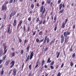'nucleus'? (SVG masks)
Listing matches in <instances>:
<instances>
[{"label": "nucleus", "mask_w": 76, "mask_h": 76, "mask_svg": "<svg viewBox=\"0 0 76 76\" xmlns=\"http://www.w3.org/2000/svg\"><path fill=\"white\" fill-rule=\"evenodd\" d=\"M54 61H52V62L50 63V66H53L54 65Z\"/></svg>", "instance_id": "24"}, {"label": "nucleus", "mask_w": 76, "mask_h": 76, "mask_svg": "<svg viewBox=\"0 0 76 76\" xmlns=\"http://www.w3.org/2000/svg\"><path fill=\"white\" fill-rule=\"evenodd\" d=\"M6 57H7L6 55H5L4 56V57L2 58V60H3H3H5V59L6 58Z\"/></svg>", "instance_id": "32"}, {"label": "nucleus", "mask_w": 76, "mask_h": 76, "mask_svg": "<svg viewBox=\"0 0 76 76\" xmlns=\"http://www.w3.org/2000/svg\"><path fill=\"white\" fill-rule=\"evenodd\" d=\"M64 66V64L63 63L62 64L61 66V68H62V67H63Z\"/></svg>", "instance_id": "61"}, {"label": "nucleus", "mask_w": 76, "mask_h": 76, "mask_svg": "<svg viewBox=\"0 0 76 76\" xmlns=\"http://www.w3.org/2000/svg\"><path fill=\"white\" fill-rule=\"evenodd\" d=\"M29 29H30V26H29L28 27V32H29Z\"/></svg>", "instance_id": "57"}, {"label": "nucleus", "mask_w": 76, "mask_h": 76, "mask_svg": "<svg viewBox=\"0 0 76 76\" xmlns=\"http://www.w3.org/2000/svg\"><path fill=\"white\" fill-rule=\"evenodd\" d=\"M22 23H23V21H22V20H21L18 25L17 27V29H19V27H20V26H21V25H22Z\"/></svg>", "instance_id": "5"}, {"label": "nucleus", "mask_w": 76, "mask_h": 76, "mask_svg": "<svg viewBox=\"0 0 76 76\" xmlns=\"http://www.w3.org/2000/svg\"><path fill=\"white\" fill-rule=\"evenodd\" d=\"M55 40H56V39H53V40L51 41V42L50 43V45H51L53 43H54V42L55 41Z\"/></svg>", "instance_id": "19"}, {"label": "nucleus", "mask_w": 76, "mask_h": 76, "mask_svg": "<svg viewBox=\"0 0 76 76\" xmlns=\"http://www.w3.org/2000/svg\"><path fill=\"white\" fill-rule=\"evenodd\" d=\"M39 63H40V62H39V61H37V62H36V66H35V68H37V67H38V65L39 64Z\"/></svg>", "instance_id": "15"}, {"label": "nucleus", "mask_w": 76, "mask_h": 76, "mask_svg": "<svg viewBox=\"0 0 76 76\" xmlns=\"http://www.w3.org/2000/svg\"><path fill=\"white\" fill-rule=\"evenodd\" d=\"M1 9L2 10L6 11V10H7V7L4 6V5H3Z\"/></svg>", "instance_id": "9"}, {"label": "nucleus", "mask_w": 76, "mask_h": 76, "mask_svg": "<svg viewBox=\"0 0 76 76\" xmlns=\"http://www.w3.org/2000/svg\"><path fill=\"white\" fill-rule=\"evenodd\" d=\"M28 20L29 21V22H31V17H29L28 19Z\"/></svg>", "instance_id": "41"}, {"label": "nucleus", "mask_w": 76, "mask_h": 76, "mask_svg": "<svg viewBox=\"0 0 76 76\" xmlns=\"http://www.w3.org/2000/svg\"><path fill=\"white\" fill-rule=\"evenodd\" d=\"M36 31L33 32V33L32 34V35H33V36L35 35V34H36Z\"/></svg>", "instance_id": "46"}, {"label": "nucleus", "mask_w": 76, "mask_h": 76, "mask_svg": "<svg viewBox=\"0 0 76 76\" xmlns=\"http://www.w3.org/2000/svg\"><path fill=\"white\" fill-rule=\"evenodd\" d=\"M62 6L63 7V8H64V7L65 5H64V3H63L62 4H60L59 5V10H61V8H62Z\"/></svg>", "instance_id": "6"}, {"label": "nucleus", "mask_w": 76, "mask_h": 76, "mask_svg": "<svg viewBox=\"0 0 76 76\" xmlns=\"http://www.w3.org/2000/svg\"><path fill=\"white\" fill-rule=\"evenodd\" d=\"M33 12L34 11L32 10L29 13V14H31L32 13H33Z\"/></svg>", "instance_id": "56"}, {"label": "nucleus", "mask_w": 76, "mask_h": 76, "mask_svg": "<svg viewBox=\"0 0 76 76\" xmlns=\"http://www.w3.org/2000/svg\"><path fill=\"white\" fill-rule=\"evenodd\" d=\"M61 0H59L58 2V4H60L61 3Z\"/></svg>", "instance_id": "49"}, {"label": "nucleus", "mask_w": 76, "mask_h": 76, "mask_svg": "<svg viewBox=\"0 0 76 76\" xmlns=\"http://www.w3.org/2000/svg\"><path fill=\"white\" fill-rule=\"evenodd\" d=\"M42 20H41L39 22V25H41V24H42Z\"/></svg>", "instance_id": "37"}, {"label": "nucleus", "mask_w": 76, "mask_h": 76, "mask_svg": "<svg viewBox=\"0 0 76 76\" xmlns=\"http://www.w3.org/2000/svg\"><path fill=\"white\" fill-rule=\"evenodd\" d=\"M27 42V41H26V39H25L24 40V45H25V44H26V43Z\"/></svg>", "instance_id": "55"}, {"label": "nucleus", "mask_w": 76, "mask_h": 76, "mask_svg": "<svg viewBox=\"0 0 76 76\" xmlns=\"http://www.w3.org/2000/svg\"><path fill=\"white\" fill-rule=\"evenodd\" d=\"M44 8V6H42L40 8V12H42V14L43 15L44 13V12L45 11V8Z\"/></svg>", "instance_id": "3"}, {"label": "nucleus", "mask_w": 76, "mask_h": 76, "mask_svg": "<svg viewBox=\"0 0 76 76\" xmlns=\"http://www.w3.org/2000/svg\"><path fill=\"white\" fill-rule=\"evenodd\" d=\"M66 23H62V28H65V25H66Z\"/></svg>", "instance_id": "16"}, {"label": "nucleus", "mask_w": 76, "mask_h": 76, "mask_svg": "<svg viewBox=\"0 0 76 76\" xmlns=\"http://www.w3.org/2000/svg\"><path fill=\"white\" fill-rule=\"evenodd\" d=\"M44 39H43L42 40H41L39 41V42L41 43V42H42L44 41Z\"/></svg>", "instance_id": "52"}, {"label": "nucleus", "mask_w": 76, "mask_h": 76, "mask_svg": "<svg viewBox=\"0 0 76 76\" xmlns=\"http://www.w3.org/2000/svg\"><path fill=\"white\" fill-rule=\"evenodd\" d=\"M7 48V47L6 46V45L4 46V54H6L7 52V49H6V48Z\"/></svg>", "instance_id": "12"}, {"label": "nucleus", "mask_w": 76, "mask_h": 76, "mask_svg": "<svg viewBox=\"0 0 76 76\" xmlns=\"http://www.w3.org/2000/svg\"><path fill=\"white\" fill-rule=\"evenodd\" d=\"M45 3V2L44 1H42V5H43Z\"/></svg>", "instance_id": "62"}, {"label": "nucleus", "mask_w": 76, "mask_h": 76, "mask_svg": "<svg viewBox=\"0 0 76 76\" xmlns=\"http://www.w3.org/2000/svg\"><path fill=\"white\" fill-rule=\"evenodd\" d=\"M12 30H10V28L9 27L8 28V31H7V33H8L9 34H10L12 33Z\"/></svg>", "instance_id": "10"}, {"label": "nucleus", "mask_w": 76, "mask_h": 76, "mask_svg": "<svg viewBox=\"0 0 76 76\" xmlns=\"http://www.w3.org/2000/svg\"><path fill=\"white\" fill-rule=\"evenodd\" d=\"M53 6H54V4H53V2H51L50 4V7H52L53 6Z\"/></svg>", "instance_id": "35"}, {"label": "nucleus", "mask_w": 76, "mask_h": 76, "mask_svg": "<svg viewBox=\"0 0 76 76\" xmlns=\"http://www.w3.org/2000/svg\"><path fill=\"white\" fill-rule=\"evenodd\" d=\"M16 22H17V21L16 20H15L14 21V22L13 23V25L14 26H15L16 25Z\"/></svg>", "instance_id": "18"}, {"label": "nucleus", "mask_w": 76, "mask_h": 76, "mask_svg": "<svg viewBox=\"0 0 76 76\" xmlns=\"http://www.w3.org/2000/svg\"><path fill=\"white\" fill-rule=\"evenodd\" d=\"M32 76V71L29 72L28 74V76Z\"/></svg>", "instance_id": "44"}, {"label": "nucleus", "mask_w": 76, "mask_h": 76, "mask_svg": "<svg viewBox=\"0 0 76 76\" xmlns=\"http://www.w3.org/2000/svg\"><path fill=\"white\" fill-rule=\"evenodd\" d=\"M54 30L55 31H56L57 30V26H56L54 28Z\"/></svg>", "instance_id": "64"}, {"label": "nucleus", "mask_w": 76, "mask_h": 76, "mask_svg": "<svg viewBox=\"0 0 76 76\" xmlns=\"http://www.w3.org/2000/svg\"><path fill=\"white\" fill-rule=\"evenodd\" d=\"M7 17V15H6V14H5L4 17V20H6V19Z\"/></svg>", "instance_id": "28"}, {"label": "nucleus", "mask_w": 76, "mask_h": 76, "mask_svg": "<svg viewBox=\"0 0 76 76\" xmlns=\"http://www.w3.org/2000/svg\"><path fill=\"white\" fill-rule=\"evenodd\" d=\"M36 41L37 42H39V39L38 38H37Z\"/></svg>", "instance_id": "39"}, {"label": "nucleus", "mask_w": 76, "mask_h": 76, "mask_svg": "<svg viewBox=\"0 0 76 76\" xmlns=\"http://www.w3.org/2000/svg\"><path fill=\"white\" fill-rule=\"evenodd\" d=\"M51 61L50 60V58H49L48 59L47 63H51Z\"/></svg>", "instance_id": "23"}, {"label": "nucleus", "mask_w": 76, "mask_h": 76, "mask_svg": "<svg viewBox=\"0 0 76 76\" xmlns=\"http://www.w3.org/2000/svg\"><path fill=\"white\" fill-rule=\"evenodd\" d=\"M70 34V32H65L64 33V37H65L64 42V44H66L68 42V41H67V35H69Z\"/></svg>", "instance_id": "1"}, {"label": "nucleus", "mask_w": 76, "mask_h": 76, "mask_svg": "<svg viewBox=\"0 0 76 76\" xmlns=\"http://www.w3.org/2000/svg\"><path fill=\"white\" fill-rule=\"evenodd\" d=\"M4 73V70H3V69H2L1 72V75H3Z\"/></svg>", "instance_id": "26"}, {"label": "nucleus", "mask_w": 76, "mask_h": 76, "mask_svg": "<svg viewBox=\"0 0 76 76\" xmlns=\"http://www.w3.org/2000/svg\"><path fill=\"white\" fill-rule=\"evenodd\" d=\"M16 72H17L16 69H13V72H12V74L13 75H14V76H15V75H16Z\"/></svg>", "instance_id": "11"}, {"label": "nucleus", "mask_w": 76, "mask_h": 76, "mask_svg": "<svg viewBox=\"0 0 76 76\" xmlns=\"http://www.w3.org/2000/svg\"><path fill=\"white\" fill-rule=\"evenodd\" d=\"M37 7H39V3H37Z\"/></svg>", "instance_id": "63"}, {"label": "nucleus", "mask_w": 76, "mask_h": 76, "mask_svg": "<svg viewBox=\"0 0 76 76\" xmlns=\"http://www.w3.org/2000/svg\"><path fill=\"white\" fill-rule=\"evenodd\" d=\"M23 52H24V51L23 50H22L20 52V54H21V55H23Z\"/></svg>", "instance_id": "36"}, {"label": "nucleus", "mask_w": 76, "mask_h": 76, "mask_svg": "<svg viewBox=\"0 0 76 76\" xmlns=\"http://www.w3.org/2000/svg\"><path fill=\"white\" fill-rule=\"evenodd\" d=\"M49 19H50V17H49V16H48L47 17V20H48Z\"/></svg>", "instance_id": "59"}, {"label": "nucleus", "mask_w": 76, "mask_h": 76, "mask_svg": "<svg viewBox=\"0 0 76 76\" xmlns=\"http://www.w3.org/2000/svg\"><path fill=\"white\" fill-rule=\"evenodd\" d=\"M3 56V50H0V56L1 57Z\"/></svg>", "instance_id": "21"}, {"label": "nucleus", "mask_w": 76, "mask_h": 76, "mask_svg": "<svg viewBox=\"0 0 76 76\" xmlns=\"http://www.w3.org/2000/svg\"><path fill=\"white\" fill-rule=\"evenodd\" d=\"M34 56V53H33V51H32L30 54V59L31 60L32 58V57Z\"/></svg>", "instance_id": "14"}, {"label": "nucleus", "mask_w": 76, "mask_h": 76, "mask_svg": "<svg viewBox=\"0 0 76 76\" xmlns=\"http://www.w3.org/2000/svg\"><path fill=\"white\" fill-rule=\"evenodd\" d=\"M63 12H64V9L60 11L59 12V13L60 14V13H63Z\"/></svg>", "instance_id": "27"}, {"label": "nucleus", "mask_w": 76, "mask_h": 76, "mask_svg": "<svg viewBox=\"0 0 76 76\" xmlns=\"http://www.w3.org/2000/svg\"><path fill=\"white\" fill-rule=\"evenodd\" d=\"M42 34V31H41L39 33V35H41Z\"/></svg>", "instance_id": "47"}, {"label": "nucleus", "mask_w": 76, "mask_h": 76, "mask_svg": "<svg viewBox=\"0 0 76 76\" xmlns=\"http://www.w3.org/2000/svg\"><path fill=\"white\" fill-rule=\"evenodd\" d=\"M31 66H32V65H31V64L29 66V69H31Z\"/></svg>", "instance_id": "58"}, {"label": "nucleus", "mask_w": 76, "mask_h": 76, "mask_svg": "<svg viewBox=\"0 0 76 76\" xmlns=\"http://www.w3.org/2000/svg\"><path fill=\"white\" fill-rule=\"evenodd\" d=\"M46 41H47V43H49L50 42V39L49 38H47V36H46L45 38V39L43 41V43H42V44H45L46 42Z\"/></svg>", "instance_id": "2"}, {"label": "nucleus", "mask_w": 76, "mask_h": 76, "mask_svg": "<svg viewBox=\"0 0 76 76\" xmlns=\"http://www.w3.org/2000/svg\"><path fill=\"white\" fill-rule=\"evenodd\" d=\"M47 23V21L45 20H44L43 22V25H44V24H45V23Z\"/></svg>", "instance_id": "34"}, {"label": "nucleus", "mask_w": 76, "mask_h": 76, "mask_svg": "<svg viewBox=\"0 0 76 76\" xmlns=\"http://www.w3.org/2000/svg\"><path fill=\"white\" fill-rule=\"evenodd\" d=\"M47 3L50 4L51 3V0H47Z\"/></svg>", "instance_id": "33"}, {"label": "nucleus", "mask_w": 76, "mask_h": 76, "mask_svg": "<svg viewBox=\"0 0 76 76\" xmlns=\"http://www.w3.org/2000/svg\"><path fill=\"white\" fill-rule=\"evenodd\" d=\"M47 50H48V47H46V48H45V52H46Z\"/></svg>", "instance_id": "51"}, {"label": "nucleus", "mask_w": 76, "mask_h": 76, "mask_svg": "<svg viewBox=\"0 0 76 76\" xmlns=\"http://www.w3.org/2000/svg\"><path fill=\"white\" fill-rule=\"evenodd\" d=\"M13 0H10V3H12L13 2Z\"/></svg>", "instance_id": "60"}, {"label": "nucleus", "mask_w": 76, "mask_h": 76, "mask_svg": "<svg viewBox=\"0 0 76 76\" xmlns=\"http://www.w3.org/2000/svg\"><path fill=\"white\" fill-rule=\"evenodd\" d=\"M18 40H19V42H20V43H21V42H22V39H20V38H19V37H18Z\"/></svg>", "instance_id": "29"}, {"label": "nucleus", "mask_w": 76, "mask_h": 76, "mask_svg": "<svg viewBox=\"0 0 76 76\" xmlns=\"http://www.w3.org/2000/svg\"><path fill=\"white\" fill-rule=\"evenodd\" d=\"M39 18H37L36 20V23H38V22H39Z\"/></svg>", "instance_id": "42"}, {"label": "nucleus", "mask_w": 76, "mask_h": 76, "mask_svg": "<svg viewBox=\"0 0 76 76\" xmlns=\"http://www.w3.org/2000/svg\"><path fill=\"white\" fill-rule=\"evenodd\" d=\"M29 55H28L27 57V58L26 59V60L25 62V63H27L28 61L29 60Z\"/></svg>", "instance_id": "17"}, {"label": "nucleus", "mask_w": 76, "mask_h": 76, "mask_svg": "<svg viewBox=\"0 0 76 76\" xmlns=\"http://www.w3.org/2000/svg\"><path fill=\"white\" fill-rule=\"evenodd\" d=\"M67 21H68V19L66 18L65 21V23H67Z\"/></svg>", "instance_id": "50"}, {"label": "nucleus", "mask_w": 76, "mask_h": 76, "mask_svg": "<svg viewBox=\"0 0 76 76\" xmlns=\"http://www.w3.org/2000/svg\"><path fill=\"white\" fill-rule=\"evenodd\" d=\"M23 30L24 31H25V29H26V27H25V25H23Z\"/></svg>", "instance_id": "48"}, {"label": "nucleus", "mask_w": 76, "mask_h": 76, "mask_svg": "<svg viewBox=\"0 0 76 76\" xmlns=\"http://www.w3.org/2000/svg\"><path fill=\"white\" fill-rule=\"evenodd\" d=\"M15 61L13 60L11 62V66H10V68H12L15 65Z\"/></svg>", "instance_id": "7"}, {"label": "nucleus", "mask_w": 76, "mask_h": 76, "mask_svg": "<svg viewBox=\"0 0 76 76\" xmlns=\"http://www.w3.org/2000/svg\"><path fill=\"white\" fill-rule=\"evenodd\" d=\"M70 66H73V62H70Z\"/></svg>", "instance_id": "43"}, {"label": "nucleus", "mask_w": 76, "mask_h": 76, "mask_svg": "<svg viewBox=\"0 0 76 76\" xmlns=\"http://www.w3.org/2000/svg\"><path fill=\"white\" fill-rule=\"evenodd\" d=\"M8 3V1H6L5 2L4 4H7Z\"/></svg>", "instance_id": "53"}, {"label": "nucleus", "mask_w": 76, "mask_h": 76, "mask_svg": "<svg viewBox=\"0 0 76 76\" xmlns=\"http://www.w3.org/2000/svg\"><path fill=\"white\" fill-rule=\"evenodd\" d=\"M61 38V43H63V42H64V36L62 34Z\"/></svg>", "instance_id": "8"}, {"label": "nucleus", "mask_w": 76, "mask_h": 76, "mask_svg": "<svg viewBox=\"0 0 76 76\" xmlns=\"http://www.w3.org/2000/svg\"><path fill=\"white\" fill-rule=\"evenodd\" d=\"M75 55H76V53H74L72 55V57L73 58H75Z\"/></svg>", "instance_id": "40"}, {"label": "nucleus", "mask_w": 76, "mask_h": 76, "mask_svg": "<svg viewBox=\"0 0 76 76\" xmlns=\"http://www.w3.org/2000/svg\"><path fill=\"white\" fill-rule=\"evenodd\" d=\"M16 12L15 11H14L13 12H12L10 15V18H11L12 16H14L16 14Z\"/></svg>", "instance_id": "4"}, {"label": "nucleus", "mask_w": 76, "mask_h": 76, "mask_svg": "<svg viewBox=\"0 0 76 76\" xmlns=\"http://www.w3.org/2000/svg\"><path fill=\"white\" fill-rule=\"evenodd\" d=\"M29 48H30V45H29L26 48L27 52H28V51H29Z\"/></svg>", "instance_id": "20"}, {"label": "nucleus", "mask_w": 76, "mask_h": 76, "mask_svg": "<svg viewBox=\"0 0 76 76\" xmlns=\"http://www.w3.org/2000/svg\"><path fill=\"white\" fill-rule=\"evenodd\" d=\"M60 53H58V55L57 56V58H58V57H59V55H60Z\"/></svg>", "instance_id": "54"}, {"label": "nucleus", "mask_w": 76, "mask_h": 76, "mask_svg": "<svg viewBox=\"0 0 76 76\" xmlns=\"http://www.w3.org/2000/svg\"><path fill=\"white\" fill-rule=\"evenodd\" d=\"M4 24H2L1 28H0V30L4 28Z\"/></svg>", "instance_id": "31"}, {"label": "nucleus", "mask_w": 76, "mask_h": 76, "mask_svg": "<svg viewBox=\"0 0 76 76\" xmlns=\"http://www.w3.org/2000/svg\"><path fill=\"white\" fill-rule=\"evenodd\" d=\"M50 67L52 69H54V67H53V66L52 65H50Z\"/></svg>", "instance_id": "38"}, {"label": "nucleus", "mask_w": 76, "mask_h": 76, "mask_svg": "<svg viewBox=\"0 0 76 76\" xmlns=\"http://www.w3.org/2000/svg\"><path fill=\"white\" fill-rule=\"evenodd\" d=\"M54 20L55 22H56V20H57V16H56V15L55 16Z\"/></svg>", "instance_id": "30"}, {"label": "nucleus", "mask_w": 76, "mask_h": 76, "mask_svg": "<svg viewBox=\"0 0 76 76\" xmlns=\"http://www.w3.org/2000/svg\"><path fill=\"white\" fill-rule=\"evenodd\" d=\"M10 60H7L5 63L6 66H8L9 64V63H10Z\"/></svg>", "instance_id": "13"}, {"label": "nucleus", "mask_w": 76, "mask_h": 76, "mask_svg": "<svg viewBox=\"0 0 76 76\" xmlns=\"http://www.w3.org/2000/svg\"><path fill=\"white\" fill-rule=\"evenodd\" d=\"M31 7L32 9H33L34 8V4H31Z\"/></svg>", "instance_id": "22"}, {"label": "nucleus", "mask_w": 76, "mask_h": 76, "mask_svg": "<svg viewBox=\"0 0 76 76\" xmlns=\"http://www.w3.org/2000/svg\"><path fill=\"white\" fill-rule=\"evenodd\" d=\"M44 63H45V60H43L41 64V66H44Z\"/></svg>", "instance_id": "25"}, {"label": "nucleus", "mask_w": 76, "mask_h": 76, "mask_svg": "<svg viewBox=\"0 0 76 76\" xmlns=\"http://www.w3.org/2000/svg\"><path fill=\"white\" fill-rule=\"evenodd\" d=\"M15 55H16L15 54V53H12V57H14V56H15Z\"/></svg>", "instance_id": "45"}]
</instances>
